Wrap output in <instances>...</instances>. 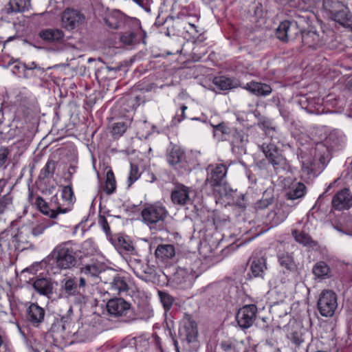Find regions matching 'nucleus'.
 <instances>
[{"mask_svg":"<svg viewBox=\"0 0 352 352\" xmlns=\"http://www.w3.org/2000/svg\"><path fill=\"white\" fill-rule=\"evenodd\" d=\"M318 41V35L314 32H307L302 36V43L309 47H315Z\"/></svg>","mask_w":352,"mask_h":352,"instance_id":"obj_37","label":"nucleus"},{"mask_svg":"<svg viewBox=\"0 0 352 352\" xmlns=\"http://www.w3.org/2000/svg\"><path fill=\"white\" fill-rule=\"evenodd\" d=\"M273 202L272 192L269 190H266L263 193V198L258 200L255 204V208L263 210L267 208Z\"/></svg>","mask_w":352,"mask_h":352,"instance_id":"obj_38","label":"nucleus"},{"mask_svg":"<svg viewBox=\"0 0 352 352\" xmlns=\"http://www.w3.org/2000/svg\"><path fill=\"white\" fill-rule=\"evenodd\" d=\"M64 36V32L59 29H45L39 33V36L48 43H60Z\"/></svg>","mask_w":352,"mask_h":352,"instance_id":"obj_22","label":"nucleus"},{"mask_svg":"<svg viewBox=\"0 0 352 352\" xmlns=\"http://www.w3.org/2000/svg\"><path fill=\"white\" fill-rule=\"evenodd\" d=\"M33 287L41 295L51 298L53 294V282L50 278H41L36 279L33 283Z\"/></svg>","mask_w":352,"mask_h":352,"instance_id":"obj_21","label":"nucleus"},{"mask_svg":"<svg viewBox=\"0 0 352 352\" xmlns=\"http://www.w3.org/2000/svg\"><path fill=\"white\" fill-rule=\"evenodd\" d=\"M100 224L104 231L106 232L107 234H108L109 232H110V227L109 226L107 219L104 217H100Z\"/></svg>","mask_w":352,"mask_h":352,"instance_id":"obj_53","label":"nucleus"},{"mask_svg":"<svg viewBox=\"0 0 352 352\" xmlns=\"http://www.w3.org/2000/svg\"><path fill=\"white\" fill-rule=\"evenodd\" d=\"M250 39L253 41L254 43H255V44H258L261 41V38L260 37H256V38H254V37H251L250 38Z\"/></svg>","mask_w":352,"mask_h":352,"instance_id":"obj_64","label":"nucleus"},{"mask_svg":"<svg viewBox=\"0 0 352 352\" xmlns=\"http://www.w3.org/2000/svg\"><path fill=\"white\" fill-rule=\"evenodd\" d=\"M156 257L162 261L171 258L175 254V248L170 244L159 245L155 250Z\"/></svg>","mask_w":352,"mask_h":352,"instance_id":"obj_24","label":"nucleus"},{"mask_svg":"<svg viewBox=\"0 0 352 352\" xmlns=\"http://www.w3.org/2000/svg\"><path fill=\"white\" fill-rule=\"evenodd\" d=\"M302 170L303 172H306L307 174H309L310 171L312 172V169L310 168L309 166H305L304 163L302 164Z\"/></svg>","mask_w":352,"mask_h":352,"instance_id":"obj_63","label":"nucleus"},{"mask_svg":"<svg viewBox=\"0 0 352 352\" xmlns=\"http://www.w3.org/2000/svg\"><path fill=\"white\" fill-rule=\"evenodd\" d=\"M108 314L119 319L120 322L131 323L139 318L131 303L122 298H114L108 300L106 305Z\"/></svg>","mask_w":352,"mask_h":352,"instance_id":"obj_3","label":"nucleus"},{"mask_svg":"<svg viewBox=\"0 0 352 352\" xmlns=\"http://www.w3.org/2000/svg\"><path fill=\"white\" fill-rule=\"evenodd\" d=\"M56 167V162L52 160H50L46 163L45 166L41 169L39 175V180H45L47 178L52 177L54 174Z\"/></svg>","mask_w":352,"mask_h":352,"instance_id":"obj_33","label":"nucleus"},{"mask_svg":"<svg viewBox=\"0 0 352 352\" xmlns=\"http://www.w3.org/2000/svg\"><path fill=\"white\" fill-rule=\"evenodd\" d=\"M296 30V26L289 21L281 22L276 30V36L280 41L287 43L290 39L294 38Z\"/></svg>","mask_w":352,"mask_h":352,"instance_id":"obj_17","label":"nucleus"},{"mask_svg":"<svg viewBox=\"0 0 352 352\" xmlns=\"http://www.w3.org/2000/svg\"><path fill=\"white\" fill-rule=\"evenodd\" d=\"M168 214V210L160 203L145 204L141 211L143 223L155 232L164 230Z\"/></svg>","mask_w":352,"mask_h":352,"instance_id":"obj_2","label":"nucleus"},{"mask_svg":"<svg viewBox=\"0 0 352 352\" xmlns=\"http://www.w3.org/2000/svg\"><path fill=\"white\" fill-rule=\"evenodd\" d=\"M56 266L60 269H70L75 266L76 258L74 250L69 247L68 243H62L56 246L50 255Z\"/></svg>","mask_w":352,"mask_h":352,"instance_id":"obj_6","label":"nucleus"},{"mask_svg":"<svg viewBox=\"0 0 352 352\" xmlns=\"http://www.w3.org/2000/svg\"><path fill=\"white\" fill-rule=\"evenodd\" d=\"M158 295L164 309L166 311L169 310L174 302L173 297L168 293L162 291H159Z\"/></svg>","mask_w":352,"mask_h":352,"instance_id":"obj_40","label":"nucleus"},{"mask_svg":"<svg viewBox=\"0 0 352 352\" xmlns=\"http://www.w3.org/2000/svg\"><path fill=\"white\" fill-rule=\"evenodd\" d=\"M292 235L296 241L304 245L315 246L316 243L311 239V237L305 232L298 233L297 230L292 232Z\"/></svg>","mask_w":352,"mask_h":352,"instance_id":"obj_34","label":"nucleus"},{"mask_svg":"<svg viewBox=\"0 0 352 352\" xmlns=\"http://www.w3.org/2000/svg\"><path fill=\"white\" fill-rule=\"evenodd\" d=\"M9 150L6 147L0 149V166H2L6 162Z\"/></svg>","mask_w":352,"mask_h":352,"instance_id":"obj_52","label":"nucleus"},{"mask_svg":"<svg viewBox=\"0 0 352 352\" xmlns=\"http://www.w3.org/2000/svg\"><path fill=\"white\" fill-rule=\"evenodd\" d=\"M265 269H267L265 258L261 257L252 259L251 272L254 277H263Z\"/></svg>","mask_w":352,"mask_h":352,"instance_id":"obj_27","label":"nucleus"},{"mask_svg":"<svg viewBox=\"0 0 352 352\" xmlns=\"http://www.w3.org/2000/svg\"><path fill=\"white\" fill-rule=\"evenodd\" d=\"M140 176L138 165L131 164V170L128 178V188H129Z\"/></svg>","mask_w":352,"mask_h":352,"instance_id":"obj_42","label":"nucleus"},{"mask_svg":"<svg viewBox=\"0 0 352 352\" xmlns=\"http://www.w3.org/2000/svg\"><path fill=\"white\" fill-rule=\"evenodd\" d=\"M291 340L293 344H294L296 346H300V344L304 342V338H302V334L301 333L294 331L292 333Z\"/></svg>","mask_w":352,"mask_h":352,"instance_id":"obj_49","label":"nucleus"},{"mask_svg":"<svg viewBox=\"0 0 352 352\" xmlns=\"http://www.w3.org/2000/svg\"><path fill=\"white\" fill-rule=\"evenodd\" d=\"M107 69L109 71V72H119L122 69V66L121 65H119V66H117V67H111V66H107Z\"/></svg>","mask_w":352,"mask_h":352,"instance_id":"obj_60","label":"nucleus"},{"mask_svg":"<svg viewBox=\"0 0 352 352\" xmlns=\"http://www.w3.org/2000/svg\"><path fill=\"white\" fill-rule=\"evenodd\" d=\"M190 189L184 185L180 184L177 186L172 190L170 198L173 204L184 206L190 202L189 196Z\"/></svg>","mask_w":352,"mask_h":352,"instance_id":"obj_18","label":"nucleus"},{"mask_svg":"<svg viewBox=\"0 0 352 352\" xmlns=\"http://www.w3.org/2000/svg\"><path fill=\"white\" fill-rule=\"evenodd\" d=\"M184 155L179 146L171 145L166 151V160L170 166H174L182 162Z\"/></svg>","mask_w":352,"mask_h":352,"instance_id":"obj_23","label":"nucleus"},{"mask_svg":"<svg viewBox=\"0 0 352 352\" xmlns=\"http://www.w3.org/2000/svg\"><path fill=\"white\" fill-rule=\"evenodd\" d=\"M135 29L132 31L124 32L120 37V41L126 45H134L140 43L142 40L143 43H146L144 38L146 36V32L142 29L140 20L136 18L131 19Z\"/></svg>","mask_w":352,"mask_h":352,"instance_id":"obj_12","label":"nucleus"},{"mask_svg":"<svg viewBox=\"0 0 352 352\" xmlns=\"http://www.w3.org/2000/svg\"><path fill=\"white\" fill-rule=\"evenodd\" d=\"M230 135L232 137V144L235 147H243L248 142V135L243 131H238L234 129Z\"/></svg>","mask_w":352,"mask_h":352,"instance_id":"obj_28","label":"nucleus"},{"mask_svg":"<svg viewBox=\"0 0 352 352\" xmlns=\"http://www.w3.org/2000/svg\"><path fill=\"white\" fill-rule=\"evenodd\" d=\"M280 265L289 271H294L296 269V265L294 258L291 254L287 252L280 253L278 255Z\"/></svg>","mask_w":352,"mask_h":352,"instance_id":"obj_30","label":"nucleus"},{"mask_svg":"<svg viewBox=\"0 0 352 352\" xmlns=\"http://www.w3.org/2000/svg\"><path fill=\"white\" fill-rule=\"evenodd\" d=\"M230 164L220 162L211 164L206 168L207 177L204 181V186H209L214 192L217 191L220 196H226L232 190L228 189L226 175Z\"/></svg>","mask_w":352,"mask_h":352,"instance_id":"obj_1","label":"nucleus"},{"mask_svg":"<svg viewBox=\"0 0 352 352\" xmlns=\"http://www.w3.org/2000/svg\"><path fill=\"white\" fill-rule=\"evenodd\" d=\"M74 197V192L71 186H64L62 189V197L67 201H72Z\"/></svg>","mask_w":352,"mask_h":352,"instance_id":"obj_45","label":"nucleus"},{"mask_svg":"<svg viewBox=\"0 0 352 352\" xmlns=\"http://www.w3.org/2000/svg\"><path fill=\"white\" fill-rule=\"evenodd\" d=\"M212 82L219 89L223 91L232 89L239 87H242V85L239 80L234 78H228L224 76L214 77L213 78Z\"/></svg>","mask_w":352,"mask_h":352,"instance_id":"obj_20","label":"nucleus"},{"mask_svg":"<svg viewBox=\"0 0 352 352\" xmlns=\"http://www.w3.org/2000/svg\"><path fill=\"white\" fill-rule=\"evenodd\" d=\"M279 111L281 116L285 119V120L288 121L290 118V112L287 109L284 108H280Z\"/></svg>","mask_w":352,"mask_h":352,"instance_id":"obj_56","label":"nucleus"},{"mask_svg":"<svg viewBox=\"0 0 352 352\" xmlns=\"http://www.w3.org/2000/svg\"><path fill=\"white\" fill-rule=\"evenodd\" d=\"M24 67L26 69H38V71L41 72L42 73L44 72V69L41 68V67H38L36 63L32 62L30 64H24Z\"/></svg>","mask_w":352,"mask_h":352,"instance_id":"obj_54","label":"nucleus"},{"mask_svg":"<svg viewBox=\"0 0 352 352\" xmlns=\"http://www.w3.org/2000/svg\"><path fill=\"white\" fill-rule=\"evenodd\" d=\"M30 1L28 0H9L1 10L3 16L8 17L22 13L28 10Z\"/></svg>","mask_w":352,"mask_h":352,"instance_id":"obj_15","label":"nucleus"},{"mask_svg":"<svg viewBox=\"0 0 352 352\" xmlns=\"http://www.w3.org/2000/svg\"><path fill=\"white\" fill-rule=\"evenodd\" d=\"M260 148L269 163L273 166L274 170L277 173L289 168L286 158L278 153L274 144H263Z\"/></svg>","mask_w":352,"mask_h":352,"instance_id":"obj_7","label":"nucleus"},{"mask_svg":"<svg viewBox=\"0 0 352 352\" xmlns=\"http://www.w3.org/2000/svg\"><path fill=\"white\" fill-rule=\"evenodd\" d=\"M34 199V192L33 190L29 188V194H28V201L30 203H32Z\"/></svg>","mask_w":352,"mask_h":352,"instance_id":"obj_62","label":"nucleus"},{"mask_svg":"<svg viewBox=\"0 0 352 352\" xmlns=\"http://www.w3.org/2000/svg\"><path fill=\"white\" fill-rule=\"evenodd\" d=\"M306 187L302 183H298L292 186L285 195L287 200L294 201L302 198L305 194Z\"/></svg>","mask_w":352,"mask_h":352,"instance_id":"obj_26","label":"nucleus"},{"mask_svg":"<svg viewBox=\"0 0 352 352\" xmlns=\"http://www.w3.org/2000/svg\"><path fill=\"white\" fill-rule=\"evenodd\" d=\"M198 329L196 322L190 317H186L183 325L179 330V339L183 350L188 352L196 351L199 344L198 342Z\"/></svg>","mask_w":352,"mask_h":352,"instance_id":"obj_5","label":"nucleus"},{"mask_svg":"<svg viewBox=\"0 0 352 352\" xmlns=\"http://www.w3.org/2000/svg\"><path fill=\"white\" fill-rule=\"evenodd\" d=\"M127 129L126 123L124 122H116L112 127V133L113 136L120 137L122 135Z\"/></svg>","mask_w":352,"mask_h":352,"instance_id":"obj_44","label":"nucleus"},{"mask_svg":"<svg viewBox=\"0 0 352 352\" xmlns=\"http://www.w3.org/2000/svg\"><path fill=\"white\" fill-rule=\"evenodd\" d=\"M78 290L80 292V290L82 289H84L85 287L86 286V279L85 277H80L79 278V281H78Z\"/></svg>","mask_w":352,"mask_h":352,"instance_id":"obj_59","label":"nucleus"},{"mask_svg":"<svg viewBox=\"0 0 352 352\" xmlns=\"http://www.w3.org/2000/svg\"><path fill=\"white\" fill-rule=\"evenodd\" d=\"M78 287V280L76 278H66L61 282L59 298H68L71 296L80 295L82 302H86L85 296L80 295Z\"/></svg>","mask_w":352,"mask_h":352,"instance_id":"obj_14","label":"nucleus"},{"mask_svg":"<svg viewBox=\"0 0 352 352\" xmlns=\"http://www.w3.org/2000/svg\"><path fill=\"white\" fill-rule=\"evenodd\" d=\"M257 314V307L250 304L240 308L236 315V320L239 327L243 329H247L254 324Z\"/></svg>","mask_w":352,"mask_h":352,"instance_id":"obj_11","label":"nucleus"},{"mask_svg":"<svg viewBox=\"0 0 352 352\" xmlns=\"http://www.w3.org/2000/svg\"><path fill=\"white\" fill-rule=\"evenodd\" d=\"M85 15L79 10L67 8L61 14L62 27L67 30H73L85 21Z\"/></svg>","mask_w":352,"mask_h":352,"instance_id":"obj_9","label":"nucleus"},{"mask_svg":"<svg viewBox=\"0 0 352 352\" xmlns=\"http://www.w3.org/2000/svg\"><path fill=\"white\" fill-rule=\"evenodd\" d=\"M327 142L331 144L332 147H338L344 142V135L337 129H334L330 132L327 138Z\"/></svg>","mask_w":352,"mask_h":352,"instance_id":"obj_29","label":"nucleus"},{"mask_svg":"<svg viewBox=\"0 0 352 352\" xmlns=\"http://www.w3.org/2000/svg\"><path fill=\"white\" fill-rule=\"evenodd\" d=\"M118 245L121 248H122L124 250L130 252L133 250V246L131 244V242L126 241L124 238H119L118 239Z\"/></svg>","mask_w":352,"mask_h":352,"instance_id":"obj_50","label":"nucleus"},{"mask_svg":"<svg viewBox=\"0 0 352 352\" xmlns=\"http://www.w3.org/2000/svg\"><path fill=\"white\" fill-rule=\"evenodd\" d=\"M105 23L112 29H118L120 27V23L117 20L116 16L111 15L105 19Z\"/></svg>","mask_w":352,"mask_h":352,"instance_id":"obj_47","label":"nucleus"},{"mask_svg":"<svg viewBox=\"0 0 352 352\" xmlns=\"http://www.w3.org/2000/svg\"><path fill=\"white\" fill-rule=\"evenodd\" d=\"M45 311L36 303H31L26 310V319L34 327H38L45 319Z\"/></svg>","mask_w":352,"mask_h":352,"instance_id":"obj_16","label":"nucleus"},{"mask_svg":"<svg viewBox=\"0 0 352 352\" xmlns=\"http://www.w3.org/2000/svg\"><path fill=\"white\" fill-rule=\"evenodd\" d=\"M44 228L41 226H38L32 229V234L37 236L43 232Z\"/></svg>","mask_w":352,"mask_h":352,"instance_id":"obj_58","label":"nucleus"},{"mask_svg":"<svg viewBox=\"0 0 352 352\" xmlns=\"http://www.w3.org/2000/svg\"><path fill=\"white\" fill-rule=\"evenodd\" d=\"M111 288L114 290L120 292H126L129 289V286L126 283L125 278L116 275L113 277L112 282L111 283Z\"/></svg>","mask_w":352,"mask_h":352,"instance_id":"obj_35","label":"nucleus"},{"mask_svg":"<svg viewBox=\"0 0 352 352\" xmlns=\"http://www.w3.org/2000/svg\"><path fill=\"white\" fill-rule=\"evenodd\" d=\"M211 126L214 129V135H217L218 133H221V136L220 137V139L221 140H227V136L230 135L232 130L234 129L230 128L226 123L223 122H220L217 124H214L211 123Z\"/></svg>","mask_w":352,"mask_h":352,"instance_id":"obj_32","label":"nucleus"},{"mask_svg":"<svg viewBox=\"0 0 352 352\" xmlns=\"http://www.w3.org/2000/svg\"><path fill=\"white\" fill-rule=\"evenodd\" d=\"M135 3H137L139 6L142 8L146 12H151L150 4L152 2V0H132Z\"/></svg>","mask_w":352,"mask_h":352,"instance_id":"obj_51","label":"nucleus"},{"mask_svg":"<svg viewBox=\"0 0 352 352\" xmlns=\"http://www.w3.org/2000/svg\"><path fill=\"white\" fill-rule=\"evenodd\" d=\"M116 188V182L115 179L114 174L111 170H109L106 175L105 185L104 190L107 194H112Z\"/></svg>","mask_w":352,"mask_h":352,"instance_id":"obj_36","label":"nucleus"},{"mask_svg":"<svg viewBox=\"0 0 352 352\" xmlns=\"http://www.w3.org/2000/svg\"><path fill=\"white\" fill-rule=\"evenodd\" d=\"M186 109H187V107L185 105H182L181 107L182 116H181V118L178 119V120H177L178 122H181L182 120H184L186 118L184 112H185V110H186Z\"/></svg>","mask_w":352,"mask_h":352,"instance_id":"obj_61","label":"nucleus"},{"mask_svg":"<svg viewBox=\"0 0 352 352\" xmlns=\"http://www.w3.org/2000/svg\"><path fill=\"white\" fill-rule=\"evenodd\" d=\"M312 272L318 278H325L330 273V268L325 262L320 261L314 265Z\"/></svg>","mask_w":352,"mask_h":352,"instance_id":"obj_31","label":"nucleus"},{"mask_svg":"<svg viewBox=\"0 0 352 352\" xmlns=\"http://www.w3.org/2000/svg\"><path fill=\"white\" fill-rule=\"evenodd\" d=\"M332 208L338 211L349 210L352 207V193L344 188L338 191L331 201Z\"/></svg>","mask_w":352,"mask_h":352,"instance_id":"obj_13","label":"nucleus"},{"mask_svg":"<svg viewBox=\"0 0 352 352\" xmlns=\"http://www.w3.org/2000/svg\"><path fill=\"white\" fill-rule=\"evenodd\" d=\"M221 346L223 350L225 351H229L233 348V344L229 341L222 342Z\"/></svg>","mask_w":352,"mask_h":352,"instance_id":"obj_55","label":"nucleus"},{"mask_svg":"<svg viewBox=\"0 0 352 352\" xmlns=\"http://www.w3.org/2000/svg\"><path fill=\"white\" fill-rule=\"evenodd\" d=\"M323 8L328 16L345 28H352V14L340 0H323Z\"/></svg>","mask_w":352,"mask_h":352,"instance_id":"obj_4","label":"nucleus"},{"mask_svg":"<svg viewBox=\"0 0 352 352\" xmlns=\"http://www.w3.org/2000/svg\"><path fill=\"white\" fill-rule=\"evenodd\" d=\"M188 25L190 29L186 28L187 29V32L191 31V33L192 34L193 36H195L199 33V31L197 30L196 26L190 23H188Z\"/></svg>","mask_w":352,"mask_h":352,"instance_id":"obj_57","label":"nucleus"},{"mask_svg":"<svg viewBox=\"0 0 352 352\" xmlns=\"http://www.w3.org/2000/svg\"><path fill=\"white\" fill-rule=\"evenodd\" d=\"M71 324V320L69 317H61L56 319L52 324L51 327L52 332H66L67 334H70L72 332L69 330Z\"/></svg>","mask_w":352,"mask_h":352,"instance_id":"obj_25","label":"nucleus"},{"mask_svg":"<svg viewBox=\"0 0 352 352\" xmlns=\"http://www.w3.org/2000/svg\"><path fill=\"white\" fill-rule=\"evenodd\" d=\"M318 309L324 317H331L338 307L337 295L332 290H324L317 302Z\"/></svg>","mask_w":352,"mask_h":352,"instance_id":"obj_8","label":"nucleus"},{"mask_svg":"<svg viewBox=\"0 0 352 352\" xmlns=\"http://www.w3.org/2000/svg\"><path fill=\"white\" fill-rule=\"evenodd\" d=\"M100 272V269L96 264L86 265L80 268V273L87 277H96Z\"/></svg>","mask_w":352,"mask_h":352,"instance_id":"obj_39","label":"nucleus"},{"mask_svg":"<svg viewBox=\"0 0 352 352\" xmlns=\"http://www.w3.org/2000/svg\"><path fill=\"white\" fill-rule=\"evenodd\" d=\"M12 199L9 195H4L0 199V214L3 213L6 208L12 204Z\"/></svg>","mask_w":352,"mask_h":352,"instance_id":"obj_48","label":"nucleus"},{"mask_svg":"<svg viewBox=\"0 0 352 352\" xmlns=\"http://www.w3.org/2000/svg\"><path fill=\"white\" fill-rule=\"evenodd\" d=\"M189 279L187 272L182 268L178 269L173 275V281L179 285L185 284Z\"/></svg>","mask_w":352,"mask_h":352,"instance_id":"obj_41","label":"nucleus"},{"mask_svg":"<svg viewBox=\"0 0 352 352\" xmlns=\"http://www.w3.org/2000/svg\"><path fill=\"white\" fill-rule=\"evenodd\" d=\"M35 204L42 213L51 219H55L58 214L65 213L68 211L67 209L61 208L56 195L52 197L50 203H47L41 197L38 196Z\"/></svg>","mask_w":352,"mask_h":352,"instance_id":"obj_10","label":"nucleus"},{"mask_svg":"<svg viewBox=\"0 0 352 352\" xmlns=\"http://www.w3.org/2000/svg\"><path fill=\"white\" fill-rule=\"evenodd\" d=\"M258 125L263 130L275 131V127L273 126L272 121L266 118L261 119Z\"/></svg>","mask_w":352,"mask_h":352,"instance_id":"obj_46","label":"nucleus"},{"mask_svg":"<svg viewBox=\"0 0 352 352\" xmlns=\"http://www.w3.org/2000/svg\"><path fill=\"white\" fill-rule=\"evenodd\" d=\"M175 20L173 17H167L164 22L162 24L158 23V22H155V25H165V28L166 29L164 33L170 36L171 34H174V23Z\"/></svg>","mask_w":352,"mask_h":352,"instance_id":"obj_43","label":"nucleus"},{"mask_svg":"<svg viewBox=\"0 0 352 352\" xmlns=\"http://www.w3.org/2000/svg\"><path fill=\"white\" fill-rule=\"evenodd\" d=\"M242 88L256 96L265 97L270 95L272 91L270 85L254 80H252L243 85H242Z\"/></svg>","mask_w":352,"mask_h":352,"instance_id":"obj_19","label":"nucleus"}]
</instances>
